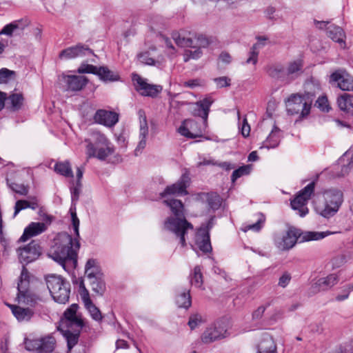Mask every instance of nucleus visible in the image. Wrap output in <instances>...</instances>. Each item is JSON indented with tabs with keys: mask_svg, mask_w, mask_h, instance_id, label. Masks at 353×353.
I'll return each mask as SVG.
<instances>
[{
	"mask_svg": "<svg viewBox=\"0 0 353 353\" xmlns=\"http://www.w3.org/2000/svg\"><path fill=\"white\" fill-rule=\"evenodd\" d=\"M190 183L189 175L183 174L176 183L168 185L159 194L162 203L169 208L172 214L165 219L163 230L173 234L182 248L186 246L185 236L193 230V225L185 218L183 203L172 196L188 194L187 188Z\"/></svg>",
	"mask_w": 353,
	"mask_h": 353,
	"instance_id": "1",
	"label": "nucleus"
},
{
	"mask_svg": "<svg viewBox=\"0 0 353 353\" xmlns=\"http://www.w3.org/2000/svg\"><path fill=\"white\" fill-rule=\"evenodd\" d=\"M71 211V218L74 237L66 232L59 233L54 240L48 256L59 263L65 270L70 271L77 265V252L80 248L79 220L75 212Z\"/></svg>",
	"mask_w": 353,
	"mask_h": 353,
	"instance_id": "2",
	"label": "nucleus"
},
{
	"mask_svg": "<svg viewBox=\"0 0 353 353\" xmlns=\"http://www.w3.org/2000/svg\"><path fill=\"white\" fill-rule=\"evenodd\" d=\"M172 37L176 44L180 47L195 48L194 50H185L183 53V61L185 62H188L191 59L196 60L199 59L203 54L201 48L208 47L210 43L208 39L202 34L184 30L179 32H174Z\"/></svg>",
	"mask_w": 353,
	"mask_h": 353,
	"instance_id": "3",
	"label": "nucleus"
},
{
	"mask_svg": "<svg viewBox=\"0 0 353 353\" xmlns=\"http://www.w3.org/2000/svg\"><path fill=\"white\" fill-rule=\"evenodd\" d=\"M336 233L330 231H307L301 233L299 230L292 228L285 232L275 234L274 243L279 250L284 251L292 248L299 239L301 241H318Z\"/></svg>",
	"mask_w": 353,
	"mask_h": 353,
	"instance_id": "4",
	"label": "nucleus"
},
{
	"mask_svg": "<svg viewBox=\"0 0 353 353\" xmlns=\"http://www.w3.org/2000/svg\"><path fill=\"white\" fill-rule=\"evenodd\" d=\"M87 157L105 160L115 150L114 146L107 137L97 130H91L89 137L85 139Z\"/></svg>",
	"mask_w": 353,
	"mask_h": 353,
	"instance_id": "5",
	"label": "nucleus"
},
{
	"mask_svg": "<svg viewBox=\"0 0 353 353\" xmlns=\"http://www.w3.org/2000/svg\"><path fill=\"white\" fill-rule=\"evenodd\" d=\"M46 281L54 301L61 304L66 303L70 298V283L62 276L56 274L47 276Z\"/></svg>",
	"mask_w": 353,
	"mask_h": 353,
	"instance_id": "6",
	"label": "nucleus"
},
{
	"mask_svg": "<svg viewBox=\"0 0 353 353\" xmlns=\"http://www.w3.org/2000/svg\"><path fill=\"white\" fill-rule=\"evenodd\" d=\"M323 201L316 205V211L323 216H333L342 203V193L338 190H328L323 193Z\"/></svg>",
	"mask_w": 353,
	"mask_h": 353,
	"instance_id": "7",
	"label": "nucleus"
},
{
	"mask_svg": "<svg viewBox=\"0 0 353 353\" xmlns=\"http://www.w3.org/2000/svg\"><path fill=\"white\" fill-rule=\"evenodd\" d=\"M285 105L288 114L299 115V118L306 117L310 112L311 103L299 94H291L285 100Z\"/></svg>",
	"mask_w": 353,
	"mask_h": 353,
	"instance_id": "8",
	"label": "nucleus"
},
{
	"mask_svg": "<svg viewBox=\"0 0 353 353\" xmlns=\"http://www.w3.org/2000/svg\"><path fill=\"white\" fill-rule=\"evenodd\" d=\"M315 182L312 181L306 185L303 190H300L295 197L291 200L292 208L297 210L301 216H305L308 213L307 207V202L314 194Z\"/></svg>",
	"mask_w": 353,
	"mask_h": 353,
	"instance_id": "9",
	"label": "nucleus"
},
{
	"mask_svg": "<svg viewBox=\"0 0 353 353\" xmlns=\"http://www.w3.org/2000/svg\"><path fill=\"white\" fill-rule=\"evenodd\" d=\"M29 284V272L28 270L23 266L17 285V300L19 303H24L34 305L36 303V296L27 290Z\"/></svg>",
	"mask_w": 353,
	"mask_h": 353,
	"instance_id": "10",
	"label": "nucleus"
},
{
	"mask_svg": "<svg viewBox=\"0 0 353 353\" xmlns=\"http://www.w3.org/2000/svg\"><path fill=\"white\" fill-rule=\"evenodd\" d=\"M132 79L135 90L142 96L154 98L162 91L161 85L150 83L138 74H132Z\"/></svg>",
	"mask_w": 353,
	"mask_h": 353,
	"instance_id": "11",
	"label": "nucleus"
},
{
	"mask_svg": "<svg viewBox=\"0 0 353 353\" xmlns=\"http://www.w3.org/2000/svg\"><path fill=\"white\" fill-rule=\"evenodd\" d=\"M353 171V152L348 150L339 158L336 164L331 168L332 177H341Z\"/></svg>",
	"mask_w": 353,
	"mask_h": 353,
	"instance_id": "12",
	"label": "nucleus"
},
{
	"mask_svg": "<svg viewBox=\"0 0 353 353\" xmlns=\"http://www.w3.org/2000/svg\"><path fill=\"white\" fill-rule=\"evenodd\" d=\"M79 73H91L97 74L104 81H117L119 80L118 72L109 70L107 67H97L92 65H81L78 68Z\"/></svg>",
	"mask_w": 353,
	"mask_h": 353,
	"instance_id": "13",
	"label": "nucleus"
},
{
	"mask_svg": "<svg viewBox=\"0 0 353 353\" xmlns=\"http://www.w3.org/2000/svg\"><path fill=\"white\" fill-rule=\"evenodd\" d=\"M329 83L336 85L343 91L353 90V77L343 68H339L330 74Z\"/></svg>",
	"mask_w": 353,
	"mask_h": 353,
	"instance_id": "14",
	"label": "nucleus"
},
{
	"mask_svg": "<svg viewBox=\"0 0 353 353\" xmlns=\"http://www.w3.org/2000/svg\"><path fill=\"white\" fill-rule=\"evenodd\" d=\"M77 304H72L64 312V318L61 319L59 327H75L77 330H81L83 323L81 317L77 314L78 310Z\"/></svg>",
	"mask_w": 353,
	"mask_h": 353,
	"instance_id": "15",
	"label": "nucleus"
},
{
	"mask_svg": "<svg viewBox=\"0 0 353 353\" xmlns=\"http://www.w3.org/2000/svg\"><path fill=\"white\" fill-rule=\"evenodd\" d=\"M229 336L227 328L223 323H216L208 327L203 333L201 340L205 343H210Z\"/></svg>",
	"mask_w": 353,
	"mask_h": 353,
	"instance_id": "16",
	"label": "nucleus"
},
{
	"mask_svg": "<svg viewBox=\"0 0 353 353\" xmlns=\"http://www.w3.org/2000/svg\"><path fill=\"white\" fill-rule=\"evenodd\" d=\"M56 340L52 336H47L40 339L30 340L26 342L28 350H36L42 353L52 352L55 347Z\"/></svg>",
	"mask_w": 353,
	"mask_h": 353,
	"instance_id": "17",
	"label": "nucleus"
},
{
	"mask_svg": "<svg viewBox=\"0 0 353 353\" xmlns=\"http://www.w3.org/2000/svg\"><path fill=\"white\" fill-rule=\"evenodd\" d=\"M19 259L21 263H29L37 260L41 253V248L35 241H32L23 248L17 250Z\"/></svg>",
	"mask_w": 353,
	"mask_h": 353,
	"instance_id": "18",
	"label": "nucleus"
},
{
	"mask_svg": "<svg viewBox=\"0 0 353 353\" xmlns=\"http://www.w3.org/2000/svg\"><path fill=\"white\" fill-rule=\"evenodd\" d=\"M268 125L272 127L271 132L269 135L266 138V139L263 142L262 145L260 148H275L277 147L280 143L281 133L280 129L274 125V123L270 120H263L260 125V128H265Z\"/></svg>",
	"mask_w": 353,
	"mask_h": 353,
	"instance_id": "19",
	"label": "nucleus"
},
{
	"mask_svg": "<svg viewBox=\"0 0 353 353\" xmlns=\"http://www.w3.org/2000/svg\"><path fill=\"white\" fill-rule=\"evenodd\" d=\"M81 290V298L83 301L85 309L90 313L91 317L96 321H101L103 319L102 314L99 309L91 301L89 292L85 288L83 281H81L79 283Z\"/></svg>",
	"mask_w": 353,
	"mask_h": 353,
	"instance_id": "20",
	"label": "nucleus"
},
{
	"mask_svg": "<svg viewBox=\"0 0 353 353\" xmlns=\"http://www.w3.org/2000/svg\"><path fill=\"white\" fill-rule=\"evenodd\" d=\"M138 116L139 119V143L137 148L134 150V154L139 156L142 153L143 150L146 146V139L148 135V125L146 119V115L143 110L138 111Z\"/></svg>",
	"mask_w": 353,
	"mask_h": 353,
	"instance_id": "21",
	"label": "nucleus"
},
{
	"mask_svg": "<svg viewBox=\"0 0 353 353\" xmlns=\"http://www.w3.org/2000/svg\"><path fill=\"white\" fill-rule=\"evenodd\" d=\"M93 118L96 123L108 128L114 127L119 121L117 113L103 109L98 110Z\"/></svg>",
	"mask_w": 353,
	"mask_h": 353,
	"instance_id": "22",
	"label": "nucleus"
},
{
	"mask_svg": "<svg viewBox=\"0 0 353 353\" xmlns=\"http://www.w3.org/2000/svg\"><path fill=\"white\" fill-rule=\"evenodd\" d=\"M92 54V50L87 46L78 44L62 50L59 54V57L61 59H71L91 55Z\"/></svg>",
	"mask_w": 353,
	"mask_h": 353,
	"instance_id": "23",
	"label": "nucleus"
},
{
	"mask_svg": "<svg viewBox=\"0 0 353 353\" xmlns=\"http://www.w3.org/2000/svg\"><path fill=\"white\" fill-rule=\"evenodd\" d=\"M214 100L211 97H207L203 100L191 104L190 110L194 116L201 117L205 123L210 112V108Z\"/></svg>",
	"mask_w": 353,
	"mask_h": 353,
	"instance_id": "24",
	"label": "nucleus"
},
{
	"mask_svg": "<svg viewBox=\"0 0 353 353\" xmlns=\"http://www.w3.org/2000/svg\"><path fill=\"white\" fill-rule=\"evenodd\" d=\"M178 132L185 137L194 139L200 137L201 131L198 130L197 123L193 119H185L178 129Z\"/></svg>",
	"mask_w": 353,
	"mask_h": 353,
	"instance_id": "25",
	"label": "nucleus"
},
{
	"mask_svg": "<svg viewBox=\"0 0 353 353\" xmlns=\"http://www.w3.org/2000/svg\"><path fill=\"white\" fill-rule=\"evenodd\" d=\"M195 245L202 252L211 251L212 247L210 241L208 231L205 228H200L196 232L194 238Z\"/></svg>",
	"mask_w": 353,
	"mask_h": 353,
	"instance_id": "26",
	"label": "nucleus"
},
{
	"mask_svg": "<svg viewBox=\"0 0 353 353\" xmlns=\"http://www.w3.org/2000/svg\"><path fill=\"white\" fill-rule=\"evenodd\" d=\"M339 272L330 274L325 277L318 279L313 287L316 289V292L330 289L339 282Z\"/></svg>",
	"mask_w": 353,
	"mask_h": 353,
	"instance_id": "27",
	"label": "nucleus"
},
{
	"mask_svg": "<svg viewBox=\"0 0 353 353\" xmlns=\"http://www.w3.org/2000/svg\"><path fill=\"white\" fill-rule=\"evenodd\" d=\"M62 79L67 83L68 89L72 91L82 90L88 83V79L84 76L63 75Z\"/></svg>",
	"mask_w": 353,
	"mask_h": 353,
	"instance_id": "28",
	"label": "nucleus"
},
{
	"mask_svg": "<svg viewBox=\"0 0 353 353\" xmlns=\"http://www.w3.org/2000/svg\"><path fill=\"white\" fill-rule=\"evenodd\" d=\"M12 314L19 322L29 321L34 316V311L30 307H22L16 305L8 304Z\"/></svg>",
	"mask_w": 353,
	"mask_h": 353,
	"instance_id": "29",
	"label": "nucleus"
},
{
	"mask_svg": "<svg viewBox=\"0 0 353 353\" xmlns=\"http://www.w3.org/2000/svg\"><path fill=\"white\" fill-rule=\"evenodd\" d=\"M46 229L45 223L41 222H32L25 228L23 234L20 238V241L24 242L30 237L41 234Z\"/></svg>",
	"mask_w": 353,
	"mask_h": 353,
	"instance_id": "30",
	"label": "nucleus"
},
{
	"mask_svg": "<svg viewBox=\"0 0 353 353\" xmlns=\"http://www.w3.org/2000/svg\"><path fill=\"white\" fill-rule=\"evenodd\" d=\"M326 28L327 35L334 41L340 43L341 46L345 45V32L343 30L336 26L334 23H328Z\"/></svg>",
	"mask_w": 353,
	"mask_h": 353,
	"instance_id": "31",
	"label": "nucleus"
},
{
	"mask_svg": "<svg viewBox=\"0 0 353 353\" xmlns=\"http://www.w3.org/2000/svg\"><path fill=\"white\" fill-rule=\"evenodd\" d=\"M38 207L39 201L36 196H31L29 198V200H18L14 205V212L12 218H15L23 210L27 208L36 210Z\"/></svg>",
	"mask_w": 353,
	"mask_h": 353,
	"instance_id": "32",
	"label": "nucleus"
},
{
	"mask_svg": "<svg viewBox=\"0 0 353 353\" xmlns=\"http://www.w3.org/2000/svg\"><path fill=\"white\" fill-rule=\"evenodd\" d=\"M63 335L65 338L68 343V348L70 350L78 342L79 335L81 330H77L75 327H59Z\"/></svg>",
	"mask_w": 353,
	"mask_h": 353,
	"instance_id": "33",
	"label": "nucleus"
},
{
	"mask_svg": "<svg viewBox=\"0 0 353 353\" xmlns=\"http://www.w3.org/2000/svg\"><path fill=\"white\" fill-rule=\"evenodd\" d=\"M258 353H276V347L273 339L265 334L258 345Z\"/></svg>",
	"mask_w": 353,
	"mask_h": 353,
	"instance_id": "34",
	"label": "nucleus"
},
{
	"mask_svg": "<svg viewBox=\"0 0 353 353\" xmlns=\"http://www.w3.org/2000/svg\"><path fill=\"white\" fill-rule=\"evenodd\" d=\"M85 276L88 280L101 277L100 268L96 260L90 259L87 261L85 266Z\"/></svg>",
	"mask_w": 353,
	"mask_h": 353,
	"instance_id": "35",
	"label": "nucleus"
},
{
	"mask_svg": "<svg viewBox=\"0 0 353 353\" xmlns=\"http://www.w3.org/2000/svg\"><path fill=\"white\" fill-rule=\"evenodd\" d=\"M265 38H258V41L252 46L249 52V57L246 60V63H252L255 65L258 61V55L260 50L264 46Z\"/></svg>",
	"mask_w": 353,
	"mask_h": 353,
	"instance_id": "36",
	"label": "nucleus"
},
{
	"mask_svg": "<svg viewBox=\"0 0 353 353\" xmlns=\"http://www.w3.org/2000/svg\"><path fill=\"white\" fill-rule=\"evenodd\" d=\"M302 68L303 61L301 59L290 62L285 69L288 81H290L296 77L301 72Z\"/></svg>",
	"mask_w": 353,
	"mask_h": 353,
	"instance_id": "37",
	"label": "nucleus"
},
{
	"mask_svg": "<svg viewBox=\"0 0 353 353\" xmlns=\"http://www.w3.org/2000/svg\"><path fill=\"white\" fill-rule=\"evenodd\" d=\"M337 103L341 110L353 114V96L343 94L338 98Z\"/></svg>",
	"mask_w": 353,
	"mask_h": 353,
	"instance_id": "38",
	"label": "nucleus"
},
{
	"mask_svg": "<svg viewBox=\"0 0 353 353\" xmlns=\"http://www.w3.org/2000/svg\"><path fill=\"white\" fill-rule=\"evenodd\" d=\"M268 73L272 78L288 81L285 68L281 64L270 66L268 70Z\"/></svg>",
	"mask_w": 353,
	"mask_h": 353,
	"instance_id": "39",
	"label": "nucleus"
},
{
	"mask_svg": "<svg viewBox=\"0 0 353 353\" xmlns=\"http://www.w3.org/2000/svg\"><path fill=\"white\" fill-rule=\"evenodd\" d=\"M54 171L65 177L72 178L74 176L70 163L67 161L57 163L54 165Z\"/></svg>",
	"mask_w": 353,
	"mask_h": 353,
	"instance_id": "40",
	"label": "nucleus"
},
{
	"mask_svg": "<svg viewBox=\"0 0 353 353\" xmlns=\"http://www.w3.org/2000/svg\"><path fill=\"white\" fill-rule=\"evenodd\" d=\"M176 303L179 307L188 309L191 305L190 290L181 292L176 297Z\"/></svg>",
	"mask_w": 353,
	"mask_h": 353,
	"instance_id": "41",
	"label": "nucleus"
},
{
	"mask_svg": "<svg viewBox=\"0 0 353 353\" xmlns=\"http://www.w3.org/2000/svg\"><path fill=\"white\" fill-rule=\"evenodd\" d=\"M265 221V218L264 215L263 214L259 213L257 214V219L256 222L252 224H247L243 225V227L242 228V230L245 232H248V230L259 232L263 228Z\"/></svg>",
	"mask_w": 353,
	"mask_h": 353,
	"instance_id": "42",
	"label": "nucleus"
},
{
	"mask_svg": "<svg viewBox=\"0 0 353 353\" xmlns=\"http://www.w3.org/2000/svg\"><path fill=\"white\" fill-rule=\"evenodd\" d=\"M274 302V299H267L263 304L259 306L252 313V318L255 320L261 319L265 310L269 308L271 305H273Z\"/></svg>",
	"mask_w": 353,
	"mask_h": 353,
	"instance_id": "43",
	"label": "nucleus"
},
{
	"mask_svg": "<svg viewBox=\"0 0 353 353\" xmlns=\"http://www.w3.org/2000/svg\"><path fill=\"white\" fill-rule=\"evenodd\" d=\"M8 104L12 110H17L20 109L23 105V97L21 93H15L11 94L8 99Z\"/></svg>",
	"mask_w": 353,
	"mask_h": 353,
	"instance_id": "44",
	"label": "nucleus"
},
{
	"mask_svg": "<svg viewBox=\"0 0 353 353\" xmlns=\"http://www.w3.org/2000/svg\"><path fill=\"white\" fill-rule=\"evenodd\" d=\"M190 282L192 285L196 288H201L203 285V275L201 268L199 265L194 267L193 274L190 275Z\"/></svg>",
	"mask_w": 353,
	"mask_h": 353,
	"instance_id": "45",
	"label": "nucleus"
},
{
	"mask_svg": "<svg viewBox=\"0 0 353 353\" xmlns=\"http://www.w3.org/2000/svg\"><path fill=\"white\" fill-rule=\"evenodd\" d=\"M207 202L210 208L216 210L221 205V199L216 193H210L207 196Z\"/></svg>",
	"mask_w": 353,
	"mask_h": 353,
	"instance_id": "46",
	"label": "nucleus"
},
{
	"mask_svg": "<svg viewBox=\"0 0 353 353\" xmlns=\"http://www.w3.org/2000/svg\"><path fill=\"white\" fill-rule=\"evenodd\" d=\"M92 290L97 294L102 295L105 291V285L101 278L89 280Z\"/></svg>",
	"mask_w": 353,
	"mask_h": 353,
	"instance_id": "47",
	"label": "nucleus"
},
{
	"mask_svg": "<svg viewBox=\"0 0 353 353\" xmlns=\"http://www.w3.org/2000/svg\"><path fill=\"white\" fill-rule=\"evenodd\" d=\"M347 256L345 254H339L331 259L332 268L333 269L339 268L343 265L347 261Z\"/></svg>",
	"mask_w": 353,
	"mask_h": 353,
	"instance_id": "48",
	"label": "nucleus"
},
{
	"mask_svg": "<svg viewBox=\"0 0 353 353\" xmlns=\"http://www.w3.org/2000/svg\"><path fill=\"white\" fill-rule=\"evenodd\" d=\"M205 319L199 314H194L190 316L188 325L191 330H193L203 323Z\"/></svg>",
	"mask_w": 353,
	"mask_h": 353,
	"instance_id": "49",
	"label": "nucleus"
},
{
	"mask_svg": "<svg viewBox=\"0 0 353 353\" xmlns=\"http://www.w3.org/2000/svg\"><path fill=\"white\" fill-rule=\"evenodd\" d=\"M283 313V310L280 307H276L268 310L265 315L270 320L276 321L282 317Z\"/></svg>",
	"mask_w": 353,
	"mask_h": 353,
	"instance_id": "50",
	"label": "nucleus"
},
{
	"mask_svg": "<svg viewBox=\"0 0 353 353\" xmlns=\"http://www.w3.org/2000/svg\"><path fill=\"white\" fill-rule=\"evenodd\" d=\"M250 168L248 165L242 166L235 170L231 176L232 182H234L239 177L250 173Z\"/></svg>",
	"mask_w": 353,
	"mask_h": 353,
	"instance_id": "51",
	"label": "nucleus"
},
{
	"mask_svg": "<svg viewBox=\"0 0 353 353\" xmlns=\"http://www.w3.org/2000/svg\"><path fill=\"white\" fill-rule=\"evenodd\" d=\"M10 187L14 192L20 195L26 196L28 194L29 191L28 186L25 185L24 184L12 183L10 185Z\"/></svg>",
	"mask_w": 353,
	"mask_h": 353,
	"instance_id": "52",
	"label": "nucleus"
},
{
	"mask_svg": "<svg viewBox=\"0 0 353 353\" xmlns=\"http://www.w3.org/2000/svg\"><path fill=\"white\" fill-rule=\"evenodd\" d=\"M139 60L141 63H144L148 65H154L156 61L154 59L150 57V54L148 52H145L140 53L138 55Z\"/></svg>",
	"mask_w": 353,
	"mask_h": 353,
	"instance_id": "53",
	"label": "nucleus"
},
{
	"mask_svg": "<svg viewBox=\"0 0 353 353\" xmlns=\"http://www.w3.org/2000/svg\"><path fill=\"white\" fill-rule=\"evenodd\" d=\"M352 289L349 286V285H346L342 288L341 292L337 294L335 297L336 301H343L348 299L350 292H352Z\"/></svg>",
	"mask_w": 353,
	"mask_h": 353,
	"instance_id": "54",
	"label": "nucleus"
},
{
	"mask_svg": "<svg viewBox=\"0 0 353 353\" xmlns=\"http://www.w3.org/2000/svg\"><path fill=\"white\" fill-rule=\"evenodd\" d=\"M214 81L215 82L216 87L219 88L228 87L231 85V79L227 77L215 78L214 79Z\"/></svg>",
	"mask_w": 353,
	"mask_h": 353,
	"instance_id": "55",
	"label": "nucleus"
},
{
	"mask_svg": "<svg viewBox=\"0 0 353 353\" xmlns=\"http://www.w3.org/2000/svg\"><path fill=\"white\" fill-rule=\"evenodd\" d=\"M291 279L292 276L289 272H285L283 273L282 275L279 277L278 285L281 288H285L290 283Z\"/></svg>",
	"mask_w": 353,
	"mask_h": 353,
	"instance_id": "56",
	"label": "nucleus"
},
{
	"mask_svg": "<svg viewBox=\"0 0 353 353\" xmlns=\"http://www.w3.org/2000/svg\"><path fill=\"white\" fill-rule=\"evenodd\" d=\"M316 104L319 108L324 112H328L330 110L327 98L325 96L319 97Z\"/></svg>",
	"mask_w": 353,
	"mask_h": 353,
	"instance_id": "57",
	"label": "nucleus"
},
{
	"mask_svg": "<svg viewBox=\"0 0 353 353\" xmlns=\"http://www.w3.org/2000/svg\"><path fill=\"white\" fill-rule=\"evenodd\" d=\"M13 72L8 69L2 68L0 70V83H6L10 79Z\"/></svg>",
	"mask_w": 353,
	"mask_h": 353,
	"instance_id": "58",
	"label": "nucleus"
},
{
	"mask_svg": "<svg viewBox=\"0 0 353 353\" xmlns=\"http://www.w3.org/2000/svg\"><path fill=\"white\" fill-rule=\"evenodd\" d=\"M275 13L276 10L273 7H268L265 12V16L268 18V19L276 21L279 20V18L278 14Z\"/></svg>",
	"mask_w": 353,
	"mask_h": 353,
	"instance_id": "59",
	"label": "nucleus"
},
{
	"mask_svg": "<svg viewBox=\"0 0 353 353\" xmlns=\"http://www.w3.org/2000/svg\"><path fill=\"white\" fill-rule=\"evenodd\" d=\"M16 25H13V23H9L6 25L0 32V34H7V35H11L13 30L17 28Z\"/></svg>",
	"mask_w": 353,
	"mask_h": 353,
	"instance_id": "60",
	"label": "nucleus"
},
{
	"mask_svg": "<svg viewBox=\"0 0 353 353\" xmlns=\"http://www.w3.org/2000/svg\"><path fill=\"white\" fill-rule=\"evenodd\" d=\"M250 127L246 119H244L241 126V134L244 137H247L250 135Z\"/></svg>",
	"mask_w": 353,
	"mask_h": 353,
	"instance_id": "61",
	"label": "nucleus"
},
{
	"mask_svg": "<svg viewBox=\"0 0 353 353\" xmlns=\"http://www.w3.org/2000/svg\"><path fill=\"white\" fill-rule=\"evenodd\" d=\"M81 184L80 183V185H78L77 183L76 184V186L72 188L71 189V196L72 201H77L79 199L80 189H81Z\"/></svg>",
	"mask_w": 353,
	"mask_h": 353,
	"instance_id": "62",
	"label": "nucleus"
},
{
	"mask_svg": "<svg viewBox=\"0 0 353 353\" xmlns=\"http://www.w3.org/2000/svg\"><path fill=\"white\" fill-rule=\"evenodd\" d=\"M219 59L224 63H230L232 61V57L226 52H223L219 55Z\"/></svg>",
	"mask_w": 353,
	"mask_h": 353,
	"instance_id": "63",
	"label": "nucleus"
},
{
	"mask_svg": "<svg viewBox=\"0 0 353 353\" xmlns=\"http://www.w3.org/2000/svg\"><path fill=\"white\" fill-rule=\"evenodd\" d=\"M218 165L225 170H230L235 168V165L234 164L227 161L220 163Z\"/></svg>",
	"mask_w": 353,
	"mask_h": 353,
	"instance_id": "64",
	"label": "nucleus"
}]
</instances>
